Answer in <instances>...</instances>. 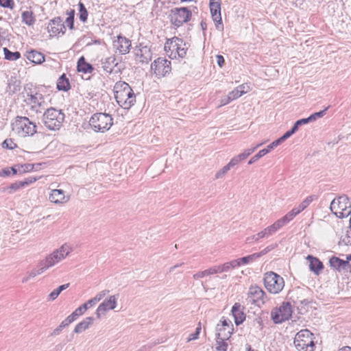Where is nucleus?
I'll use <instances>...</instances> for the list:
<instances>
[{"label": "nucleus", "mask_w": 351, "mask_h": 351, "mask_svg": "<svg viewBox=\"0 0 351 351\" xmlns=\"http://www.w3.org/2000/svg\"><path fill=\"white\" fill-rule=\"evenodd\" d=\"M114 98L117 104L124 109H129L136 102V95L129 84L123 81H119L114 86Z\"/></svg>", "instance_id": "nucleus-1"}, {"label": "nucleus", "mask_w": 351, "mask_h": 351, "mask_svg": "<svg viewBox=\"0 0 351 351\" xmlns=\"http://www.w3.org/2000/svg\"><path fill=\"white\" fill-rule=\"evenodd\" d=\"M65 115L61 110L55 108H47L43 114V121L50 130H58L64 122Z\"/></svg>", "instance_id": "nucleus-2"}, {"label": "nucleus", "mask_w": 351, "mask_h": 351, "mask_svg": "<svg viewBox=\"0 0 351 351\" xmlns=\"http://www.w3.org/2000/svg\"><path fill=\"white\" fill-rule=\"evenodd\" d=\"M72 250L67 244L62 245L48 255L45 259L40 261V271H45L48 268L54 266L64 260L71 252Z\"/></svg>", "instance_id": "nucleus-3"}, {"label": "nucleus", "mask_w": 351, "mask_h": 351, "mask_svg": "<svg viewBox=\"0 0 351 351\" xmlns=\"http://www.w3.org/2000/svg\"><path fill=\"white\" fill-rule=\"evenodd\" d=\"M188 47L186 44L178 37H173L167 40L165 45V50L171 59L183 58L186 55Z\"/></svg>", "instance_id": "nucleus-4"}, {"label": "nucleus", "mask_w": 351, "mask_h": 351, "mask_svg": "<svg viewBox=\"0 0 351 351\" xmlns=\"http://www.w3.org/2000/svg\"><path fill=\"white\" fill-rule=\"evenodd\" d=\"M12 130L21 137L32 136L36 132V125L26 117H17L12 123Z\"/></svg>", "instance_id": "nucleus-5"}, {"label": "nucleus", "mask_w": 351, "mask_h": 351, "mask_svg": "<svg viewBox=\"0 0 351 351\" xmlns=\"http://www.w3.org/2000/svg\"><path fill=\"white\" fill-rule=\"evenodd\" d=\"M330 209L337 217L345 218L351 213V203L346 195H341L331 202Z\"/></svg>", "instance_id": "nucleus-6"}, {"label": "nucleus", "mask_w": 351, "mask_h": 351, "mask_svg": "<svg viewBox=\"0 0 351 351\" xmlns=\"http://www.w3.org/2000/svg\"><path fill=\"white\" fill-rule=\"evenodd\" d=\"M313 334L308 330L299 331L295 337L294 345L299 351H313L315 343Z\"/></svg>", "instance_id": "nucleus-7"}, {"label": "nucleus", "mask_w": 351, "mask_h": 351, "mask_svg": "<svg viewBox=\"0 0 351 351\" xmlns=\"http://www.w3.org/2000/svg\"><path fill=\"white\" fill-rule=\"evenodd\" d=\"M112 118L107 113H95L89 121L90 125L95 131L104 132L108 130L113 124Z\"/></svg>", "instance_id": "nucleus-8"}, {"label": "nucleus", "mask_w": 351, "mask_h": 351, "mask_svg": "<svg viewBox=\"0 0 351 351\" xmlns=\"http://www.w3.org/2000/svg\"><path fill=\"white\" fill-rule=\"evenodd\" d=\"M264 284L267 290L274 294L280 292L285 286L283 278L272 271L265 274Z\"/></svg>", "instance_id": "nucleus-9"}, {"label": "nucleus", "mask_w": 351, "mask_h": 351, "mask_svg": "<svg viewBox=\"0 0 351 351\" xmlns=\"http://www.w3.org/2000/svg\"><path fill=\"white\" fill-rule=\"evenodd\" d=\"M191 16L192 13L187 8L171 9L169 15L171 23L177 27L190 21Z\"/></svg>", "instance_id": "nucleus-10"}, {"label": "nucleus", "mask_w": 351, "mask_h": 351, "mask_svg": "<svg viewBox=\"0 0 351 351\" xmlns=\"http://www.w3.org/2000/svg\"><path fill=\"white\" fill-rule=\"evenodd\" d=\"M151 71L156 77H164L171 71V61L164 58H158L152 63Z\"/></svg>", "instance_id": "nucleus-11"}, {"label": "nucleus", "mask_w": 351, "mask_h": 351, "mask_svg": "<svg viewBox=\"0 0 351 351\" xmlns=\"http://www.w3.org/2000/svg\"><path fill=\"white\" fill-rule=\"evenodd\" d=\"M25 101L31 110L36 114H41L47 107L44 96L38 93L27 94Z\"/></svg>", "instance_id": "nucleus-12"}, {"label": "nucleus", "mask_w": 351, "mask_h": 351, "mask_svg": "<svg viewBox=\"0 0 351 351\" xmlns=\"http://www.w3.org/2000/svg\"><path fill=\"white\" fill-rule=\"evenodd\" d=\"M292 315L291 305L289 302H283L278 308L272 310L271 317L276 324L288 320Z\"/></svg>", "instance_id": "nucleus-13"}, {"label": "nucleus", "mask_w": 351, "mask_h": 351, "mask_svg": "<svg viewBox=\"0 0 351 351\" xmlns=\"http://www.w3.org/2000/svg\"><path fill=\"white\" fill-rule=\"evenodd\" d=\"M265 292L258 286H251L249 289L247 300L249 303L261 306L265 302Z\"/></svg>", "instance_id": "nucleus-14"}, {"label": "nucleus", "mask_w": 351, "mask_h": 351, "mask_svg": "<svg viewBox=\"0 0 351 351\" xmlns=\"http://www.w3.org/2000/svg\"><path fill=\"white\" fill-rule=\"evenodd\" d=\"M118 295H110L108 298L104 300L97 307L95 314L97 319H100L102 315L110 310H114L117 306Z\"/></svg>", "instance_id": "nucleus-15"}, {"label": "nucleus", "mask_w": 351, "mask_h": 351, "mask_svg": "<svg viewBox=\"0 0 351 351\" xmlns=\"http://www.w3.org/2000/svg\"><path fill=\"white\" fill-rule=\"evenodd\" d=\"M210 9L212 18L215 22V26L217 29L222 30L223 25L222 24V19L221 16V1L220 0H210Z\"/></svg>", "instance_id": "nucleus-16"}, {"label": "nucleus", "mask_w": 351, "mask_h": 351, "mask_svg": "<svg viewBox=\"0 0 351 351\" xmlns=\"http://www.w3.org/2000/svg\"><path fill=\"white\" fill-rule=\"evenodd\" d=\"M330 266L339 272H345L350 269L351 265L348 260L344 261L338 257L332 256L329 260Z\"/></svg>", "instance_id": "nucleus-17"}, {"label": "nucleus", "mask_w": 351, "mask_h": 351, "mask_svg": "<svg viewBox=\"0 0 351 351\" xmlns=\"http://www.w3.org/2000/svg\"><path fill=\"white\" fill-rule=\"evenodd\" d=\"M48 32L53 36H56L60 33H64L65 26L60 17H56L50 21L47 26Z\"/></svg>", "instance_id": "nucleus-18"}, {"label": "nucleus", "mask_w": 351, "mask_h": 351, "mask_svg": "<svg viewBox=\"0 0 351 351\" xmlns=\"http://www.w3.org/2000/svg\"><path fill=\"white\" fill-rule=\"evenodd\" d=\"M113 46L121 54H126L130 51L131 41L125 37L119 36L113 42Z\"/></svg>", "instance_id": "nucleus-19"}, {"label": "nucleus", "mask_w": 351, "mask_h": 351, "mask_svg": "<svg viewBox=\"0 0 351 351\" xmlns=\"http://www.w3.org/2000/svg\"><path fill=\"white\" fill-rule=\"evenodd\" d=\"M49 200L56 204H62L66 203L70 197L64 195V191L61 189H53L51 191L49 197Z\"/></svg>", "instance_id": "nucleus-20"}, {"label": "nucleus", "mask_w": 351, "mask_h": 351, "mask_svg": "<svg viewBox=\"0 0 351 351\" xmlns=\"http://www.w3.org/2000/svg\"><path fill=\"white\" fill-rule=\"evenodd\" d=\"M243 306L239 303H235L232 308V314L237 326L242 324L245 319V314L243 312Z\"/></svg>", "instance_id": "nucleus-21"}, {"label": "nucleus", "mask_w": 351, "mask_h": 351, "mask_svg": "<svg viewBox=\"0 0 351 351\" xmlns=\"http://www.w3.org/2000/svg\"><path fill=\"white\" fill-rule=\"evenodd\" d=\"M137 60L142 63H147L151 60L152 53L147 47H143L138 49L136 52Z\"/></svg>", "instance_id": "nucleus-22"}, {"label": "nucleus", "mask_w": 351, "mask_h": 351, "mask_svg": "<svg viewBox=\"0 0 351 351\" xmlns=\"http://www.w3.org/2000/svg\"><path fill=\"white\" fill-rule=\"evenodd\" d=\"M93 317H87L84 320L78 323L75 328H74V332L77 334L82 333V332L87 330L90 326H92L93 323Z\"/></svg>", "instance_id": "nucleus-23"}, {"label": "nucleus", "mask_w": 351, "mask_h": 351, "mask_svg": "<svg viewBox=\"0 0 351 351\" xmlns=\"http://www.w3.org/2000/svg\"><path fill=\"white\" fill-rule=\"evenodd\" d=\"M306 258L309 261L310 269L315 274H318L323 269V264L318 258L311 255H308Z\"/></svg>", "instance_id": "nucleus-24"}, {"label": "nucleus", "mask_w": 351, "mask_h": 351, "mask_svg": "<svg viewBox=\"0 0 351 351\" xmlns=\"http://www.w3.org/2000/svg\"><path fill=\"white\" fill-rule=\"evenodd\" d=\"M117 62L114 56H110L105 58L101 62L102 68L108 73H112L113 69L117 65Z\"/></svg>", "instance_id": "nucleus-25"}, {"label": "nucleus", "mask_w": 351, "mask_h": 351, "mask_svg": "<svg viewBox=\"0 0 351 351\" xmlns=\"http://www.w3.org/2000/svg\"><path fill=\"white\" fill-rule=\"evenodd\" d=\"M77 71L82 72L84 73H91L94 68L93 66L86 62L85 58L84 56H82L80 58V59L77 61Z\"/></svg>", "instance_id": "nucleus-26"}, {"label": "nucleus", "mask_w": 351, "mask_h": 351, "mask_svg": "<svg viewBox=\"0 0 351 351\" xmlns=\"http://www.w3.org/2000/svg\"><path fill=\"white\" fill-rule=\"evenodd\" d=\"M260 258V254H252L250 255H248L247 256H244L242 258H239L237 259H235L237 267H241L243 265H247L252 263L253 262L256 261L258 258Z\"/></svg>", "instance_id": "nucleus-27"}, {"label": "nucleus", "mask_w": 351, "mask_h": 351, "mask_svg": "<svg viewBox=\"0 0 351 351\" xmlns=\"http://www.w3.org/2000/svg\"><path fill=\"white\" fill-rule=\"evenodd\" d=\"M27 58L28 60L35 64H41L45 61L44 55L42 53L35 50L29 51L27 53Z\"/></svg>", "instance_id": "nucleus-28"}, {"label": "nucleus", "mask_w": 351, "mask_h": 351, "mask_svg": "<svg viewBox=\"0 0 351 351\" xmlns=\"http://www.w3.org/2000/svg\"><path fill=\"white\" fill-rule=\"evenodd\" d=\"M217 337L219 339L221 340H228L230 337L233 329H230V326L228 328L221 327L219 326H217Z\"/></svg>", "instance_id": "nucleus-29"}, {"label": "nucleus", "mask_w": 351, "mask_h": 351, "mask_svg": "<svg viewBox=\"0 0 351 351\" xmlns=\"http://www.w3.org/2000/svg\"><path fill=\"white\" fill-rule=\"evenodd\" d=\"M215 274H219L217 265L210 267L209 269H206L204 271H198V272L195 273L193 276V278L195 280H198L199 278H204L205 276Z\"/></svg>", "instance_id": "nucleus-30"}, {"label": "nucleus", "mask_w": 351, "mask_h": 351, "mask_svg": "<svg viewBox=\"0 0 351 351\" xmlns=\"http://www.w3.org/2000/svg\"><path fill=\"white\" fill-rule=\"evenodd\" d=\"M22 21L27 25L31 26L34 24L36 19L32 10H26L22 12Z\"/></svg>", "instance_id": "nucleus-31"}, {"label": "nucleus", "mask_w": 351, "mask_h": 351, "mask_svg": "<svg viewBox=\"0 0 351 351\" xmlns=\"http://www.w3.org/2000/svg\"><path fill=\"white\" fill-rule=\"evenodd\" d=\"M57 88L60 90L66 91L70 88V84L65 74L62 75L57 82Z\"/></svg>", "instance_id": "nucleus-32"}, {"label": "nucleus", "mask_w": 351, "mask_h": 351, "mask_svg": "<svg viewBox=\"0 0 351 351\" xmlns=\"http://www.w3.org/2000/svg\"><path fill=\"white\" fill-rule=\"evenodd\" d=\"M219 273L227 272L232 269L237 267L235 260H232L230 262H226L222 265H217Z\"/></svg>", "instance_id": "nucleus-33"}, {"label": "nucleus", "mask_w": 351, "mask_h": 351, "mask_svg": "<svg viewBox=\"0 0 351 351\" xmlns=\"http://www.w3.org/2000/svg\"><path fill=\"white\" fill-rule=\"evenodd\" d=\"M69 286V283L64 284L62 285H60L57 289H54L49 295H48V300L49 301H53L56 300L59 294L66 289H67Z\"/></svg>", "instance_id": "nucleus-34"}, {"label": "nucleus", "mask_w": 351, "mask_h": 351, "mask_svg": "<svg viewBox=\"0 0 351 351\" xmlns=\"http://www.w3.org/2000/svg\"><path fill=\"white\" fill-rule=\"evenodd\" d=\"M276 232V230L274 225H271L266 228H265L263 230L261 231L258 233V237H261V239L268 237L273 234H274Z\"/></svg>", "instance_id": "nucleus-35"}, {"label": "nucleus", "mask_w": 351, "mask_h": 351, "mask_svg": "<svg viewBox=\"0 0 351 351\" xmlns=\"http://www.w3.org/2000/svg\"><path fill=\"white\" fill-rule=\"evenodd\" d=\"M5 58L8 60H16L20 58L21 53L19 51L12 52L6 47L3 48Z\"/></svg>", "instance_id": "nucleus-36"}, {"label": "nucleus", "mask_w": 351, "mask_h": 351, "mask_svg": "<svg viewBox=\"0 0 351 351\" xmlns=\"http://www.w3.org/2000/svg\"><path fill=\"white\" fill-rule=\"evenodd\" d=\"M40 262L37 265V269L36 270H32V271L29 272L27 274L26 276H25L23 280H22V282H25L27 281H28L29 280H30L31 278H34L35 276H36L37 275H39V274H41L42 273H43L44 271H40Z\"/></svg>", "instance_id": "nucleus-37"}, {"label": "nucleus", "mask_w": 351, "mask_h": 351, "mask_svg": "<svg viewBox=\"0 0 351 351\" xmlns=\"http://www.w3.org/2000/svg\"><path fill=\"white\" fill-rule=\"evenodd\" d=\"M79 18L80 21H82L84 23L86 22L88 18V11L85 8L84 5L81 2L79 3Z\"/></svg>", "instance_id": "nucleus-38"}, {"label": "nucleus", "mask_w": 351, "mask_h": 351, "mask_svg": "<svg viewBox=\"0 0 351 351\" xmlns=\"http://www.w3.org/2000/svg\"><path fill=\"white\" fill-rule=\"evenodd\" d=\"M21 181H18L14 183H12L10 186H8L5 191L9 193H12L21 188H24L23 186Z\"/></svg>", "instance_id": "nucleus-39"}, {"label": "nucleus", "mask_w": 351, "mask_h": 351, "mask_svg": "<svg viewBox=\"0 0 351 351\" xmlns=\"http://www.w3.org/2000/svg\"><path fill=\"white\" fill-rule=\"evenodd\" d=\"M313 200V197L308 196L296 208L301 213L312 202Z\"/></svg>", "instance_id": "nucleus-40"}, {"label": "nucleus", "mask_w": 351, "mask_h": 351, "mask_svg": "<svg viewBox=\"0 0 351 351\" xmlns=\"http://www.w3.org/2000/svg\"><path fill=\"white\" fill-rule=\"evenodd\" d=\"M69 16L66 18L65 21V24L71 29H73L74 25V15L75 11L73 10H71L68 14Z\"/></svg>", "instance_id": "nucleus-41"}, {"label": "nucleus", "mask_w": 351, "mask_h": 351, "mask_svg": "<svg viewBox=\"0 0 351 351\" xmlns=\"http://www.w3.org/2000/svg\"><path fill=\"white\" fill-rule=\"evenodd\" d=\"M267 154V150H263V149L260 150L258 152V154H256V155H254L253 157H252L250 158V160L248 161V164L249 165L253 164L254 162L257 161L259 158H261V157L264 156Z\"/></svg>", "instance_id": "nucleus-42"}, {"label": "nucleus", "mask_w": 351, "mask_h": 351, "mask_svg": "<svg viewBox=\"0 0 351 351\" xmlns=\"http://www.w3.org/2000/svg\"><path fill=\"white\" fill-rule=\"evenodd\" d=\"M328 108L329 107H327L324 110H321L317 112H315V113L312 114L311 116H309L311 121L312 122V121L317 120L319 118L323 117L326 114V111L328 109Z\"/></svg>", "instance_id": "nucleus-43"}, {"label": "nucleus", "mask_w": 351, "mask_h": 351, "mask_svg": "<svg viewBox=\"0 0 351 351\" xmlns=\"http://www.w3.org/2000/svg\"><path fill=\"white\" fill-rule=\"evenodd\" d=\"M263 143H260L258 145H257L256 146L252 147V148H250V149H247L246 150L244 151V152L240 154L241 156V159L243 160H245L250 155H251L258 147H260L261 145H262Z\"/></svg>", "instance_id": "nucleus-44"}, {"label": "nucleus", "mask_w": 351, "mask_h": 351, "mask_svg": "<svg viewBox=\"0 0 351 351\" xmlns=\"http://www.w3.org/2000/svg\"><path fill=\"white\" fill-rule=\"evenodd\" d=\"M226 340H221L217 337V350L218 351H227L228 343L226 342Z\"/></svg>", "instance_id": "nucleus-45"}, {"label": "nucleus", "mask_w": 351, "mask_h": 351, "mask_svg": "<svg viewBox=\"0 0 351 351\" xmlns=\"http://www.w3.org/2000/svg\"><path fill=\"white\" fill-rule=\"evenodd\" d=\"M2 147L3 148L13 149L15 147H16V144L15 143H14V141L11 138H9V139H5L3 142Z\"/></svg>", "instance_id": "nucleus-46"}, {"label": "nucleus", "mask_w": 351, "mask_h": 351, "mask_svg": "<svg viewBox=\"0 0 351 351\" xmlns=\"http://www.w3.org/2000/svg\"><path fill=\"white\" fill-rule=\"evenodd\" d=\"M109 293L108 290H103L99 292L94 298H93L95 302L97 304L100 300H101L108 293Z\"/></svg>", "instance_id": "nucleus-47"}, {"label": "nucleus", "mask_w": 351, "mask_h": 351, "mask_svg": "<svg viewBox=\"0 0 351 351\" xmlns=\"http://www.w3.org/2000/svg\"><path fill=\"white\" fill-rule=\"evenodd\" d=\"M230 169L229 166L228 165H225L221 169H220L217 173L215 174V178L219 179L223 178V176Z\"/></svg>", "instance_id": "nucleus-48"}, {"label": "nucleus", "mask_w": 351, "mask_h": 351, "mask_svg": "<svg viewBox=\"0 0 351 351\" xmlns=\"http://www.w3.org/2000/svg\"><path fill=\"white\" fill-rule=\"evenodd\" d=\"M241 160H243V159H241V156L240 154L234 156V158H232L230 161L227 164L230 168L237 165V164L239 163V162H241Z\"/></svg>", "instance_id": "nucleus-49"}, {"label": "nucleus", "mask_w": 351, "mask_h": 351, "mask_svg": "<svg viewBox=\"0 0 351 351\" xmlns=\"http://www.w3.org/2000/svg\"><path fill=\"white\" fill-rule=\"evenodd\" d=\"M239 89L237 87L236 88H234L233 90H232L231 92H230L228 93V96L230 97L232 101L242 96L240 91H239Z\"/></svg>", "instance_id": "nucleus-50"}, {"label": "nucleus", "mask_w": 351, "mask_h": 351, "mask_svg": "<svg viewBox=\"0 0 351 351\" xmlns=\"http://www.w3.org/2000/svg\"><path fill=\"white\" fill-rule=\"evenodd\" d=\"M14 5L13 0H0V5L3 8H12Z\"/></svg>", "instance_id": "nucleus-51"}, {"label": "nucleus", "mask_w": 351, "mask_h": 351, "mask_svg": "<svg viewBox=\"0 0 351 351\" xmlns=\"http://www.w3.org/2000/svg\"><path fill=\"white\" fill-rule=\"evenodd\" d=\"M200 330H201V326H200V323H199V326L196 328L195 332L189 335V337L188 338V341L197 339L199 334L200 332Z\"/></svg>", "instance_id": "nucleus-52"}, {"label": "nucleus", "mask_w": 351, "mask_h": 351, "mask_svg": "<svg viewBox=\"0 0 351 351\" xmlns=\"http://www.w3.org/2000/svg\"><path fill=\"white\" fill-rule=\"evenodd\" d=\"M217 326H219L221 327H226L228 328V326H230V329H233V325L232 324V322L229 319L223 318L222 320H221V324H218Z\"/></svg>", "instance_id": "nucleus-53"}, {"label": "nucleus", "mask_w": 351, "mask_h": 351, "mask_svg": "<svg viewBox=\"0 0 351 351\" xmlns=\"http://www.w3.org/2000/svg\"><path fill=\"white\" fill-rule=\"evenodd\" d=\"M36 180L37 179L35 177L30 176V177L25 178L24 180H22L21 182H22V184H23V187H26L28 185H29L30 184H32L34 182H36Z\"/></svg>", "instance_id": "nucleus-54"}, {"label": "nucleus", "mask_w": 351, "mask_h": 351, "mask_svg": "<svg viewBox=\"0 0 351 351\" xmlns=\"http://www.w3.org/2000/svg\"><path fill=\"white\" fill-rule=\"evenodd\" d=\"M85 306H79L72 313L77 319L80 315H82L86 311H84Z\"/></svg>", "instance_id": "nucleus-55"}, {"label": "nucleus", "mask_w": 351, "mask_h": 351, "mask_svg": "<svg viewBox=\"0 0 351 351\" xmlns=\"http://www.w3.org/2000/svg\"><path fill=\"white\" fill-rule=\"evenodd\" d=\"M280 143H281V142L280 141V140L277 139V140L273 141L271 144H269L267 146V148L263 149V150H267V154H268L272 149H274V147H277Z\"/></svg>", "instance_id": "nucleus-56"}, {"label": "nucleus", "mask_w": 351, "mask_h": 351, "mask_svg": "<svg viewBox=\"0 0 351 351\" xmlns=\"http://www.w3.org/2000/svg\"><path fill=\"white\" fill-rule=\"evenodd\" d=\"M287 223L283 220L282 218H280V219L277 220L276 222L273 223L274 226L275 227L276 231L279 230L280 228L285 226Z\"/></svg>", "instance_id": "nucleus-57"}, {"label": "nucleus", "mask_w": 351, "mask_h": 351, "mask_svg": "<svg viewBox=\"0 0 351 351\" xmlns=\"http://www.w3.org/2000/svg\"><path fill=\"white\" fill-rule=\"evenodd\" d=\"M95 304H96V303L95 302L93 299L91 298L89 300H88L86 303H84V304L81 305L80 306L81 307L85 306L84 311H86L89 308L95 306Z\"/></svg>", "instance_id": "nucleus-58"}, {"label": "nucleus", "mask_w": 351, "mask_h": 351, "mask_svg": "<svg viewBox=\"0 0 351 351\" xmlns=\"http://www.w3.org/2000/svg\"><path fill=\"white\" fill-rule=\"evenodd\" d=\"M241 93V94L243 95V94L247 93L249 91L250 87L247 84H241L237 87Z\"/></svg>", "instance_id": "nucleus-59"}, {"label": "nucleus", "mask_w": 351, "mask_h": 351, "mask_svg": "<svg viewBox=\"0 0 351 351\" xmlns=\"http://www.w3.org/2000/svg\"><path fill=\"white\" fill-rule=\"evenodd\" d=\"M230 101H232V99L228 95L227 96L224 97L223 98H222L221 99V104L217 108H220L223 106H225V105L229 104Z\"/></svg>", "instance_id": "nucleus-60"}, {"label": "nucleus", "mask_w": 351, "mask_h": 351, "mask_svg": "<svg viewBox=\"0 0 351 351\" xmlns=\"http://www.w3.org/2000/svg\"><path fill=\"white\" fill-rule=\"evenodd\" d=\"M261 237H258V234L249 237L246 239V243H252L255 241H258L259 239H261Z\"/></svg>", "instance_id": "nucleus-61"}, {"label": "nucleus", "mask_w": 351, "mask_h": 351, "mask_svg": "<svg viewBox=\"0 0 351 351\" xmlns=\"http://www.w3.org/2000/svg\"><path fill=\"white\" fill-rule=\"evenodd\" d=\"M299 213H300V212L298 210V209L297 208H294L290 212H289L287 215L292 220Z\"/></svg>", "instance_id": "nucleus-62"}, {"label": "nucleus", "mask_w": 351, "mask_h": 351, "mask_svg": "<svg viewBox=\"0 0 351 351\" xmlns=\"http://www.w3.org/2000/svg\"><path fill=\"white\" fill-rule=\"evenodd\" d=\"M293 132H291V130H289L287 132H286L280 138H279L278 139L280 140V141L281 143H282L283 141H285L286 139H287L288 138H289L291 135H293Z\"/></svg>", "instance_id": "nucleus-63"}, {"label": "nucleus", "mask_w": 351, "mask_h": 351, "mask_svg": "<svg viewBox=\"0 0 351 351\" xmlns=\"http://www.w3.org/2000/svg\"><path fill=\"white\" fill-rule=\"evenodd\" d=\"M217 58V63L219 65V66L222 67L224 64V58L221 55H217L216 56Z\"/></svg>", "instance_id": "nucleus-64"}]
</instances>
